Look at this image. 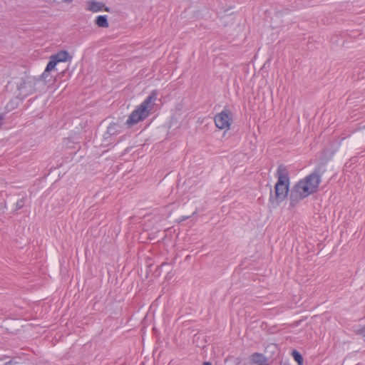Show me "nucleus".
<instances>
[{
    "label": "nucleus",
    "mask_w": 365,
    "mask_h": 365,
    "mask_svg": "<svg viewBox=\"0 0 365 365\" xmlns=\"http://www.w3.org/2000/svg\"><path fill=\"white\" fill-rule=\"evenodd\" d=\"M95 22L98 25V26L101 28H108L109 26L106 15L98 16L96 18Z\"/></svg>",
    "instance_id": "obj_11"
},
{
    "label": "nucleus",
    "mask_w": 365,
    "mask_h": 365,
    "mask_svg": "<svg viewBox=\"0 0 365 365\" xmlns=\"http://www.w3.org/2000/svg\"><path fill=\"white\" fill-rule=\"evenodd\" d=\"M214 121L216 127L219 129H230L232 122V111L229 108H225L215 116Z\"/></svg>",
    "instance_id": "obj_7"
},
{
    "label": "nucleus",
    "mask_w": 365,
    "mask_h": 365,
    "mask_svg": "<svg viewBox=\"0 0 365 365\" xmlns=\"http://www.w3.org/2000/svg\"><path fill=\"white\" fill-rule=\"evenodd\" d=\"M292 355L293 356V358L294 359V360L299 364L301 365L303 362V357L302 356V354L297 351V350H293L292 351Z\"/></svg>",
    "instance_id": "obj_12"
},
{
    "label": "nucleus",
    "mask_w": 365,
    "mask_h": 365,
    "mask_svg": "<svg viewBox=\"0 0 365 365\" xmlns=\"http://www.w3.org/2000/svg\"><path fill=\"white\" fill-rule=\"evenodd\" d=\"M314 192H315L312 190V187H309V185L302 179L300 180L293 186L290 191V207H295L301 200Z\"/></svg>",
    "instance_id": "obj_4"
},
{
    "label": "nucleus",
    "mask_w": 365,
    "mask_h": 365,
    "mask_svg": "<svg viewBox=\"0 0 365 365\" xmlns=\"http://www.w3.org/2000/svg\"><path fill=\"white\" fill-rule=\"evenodd\" d=\"M88 10L93 12H98L103 10L104 4L101 2L96 1H90L88 2Z\"/></svg>",
    "instance_id": "obj_9"
},
{
    "label": "nucleus",
    "mask_w": 365,
    "mask_h": 365,
    "mask_svg": "<svg viewBox=\"0 0 365 365\" xmlns=\"http://www.w3.org/2000/svg\"><path fill=\"white\" fill-rule=\"evenodd\" d=\"M276 175L277 182L274 185V193L270 190L269 205L272 208H276L288 196L289 190V176L287 167L282 164L277 168Z\"/></svg>",
    "instance_id": "obj_1"
},
{
    "label": "nucleus",
    "mask_w": 365,
    "mask_h": 365,
    "mask_svg": "<svg viewBox=\"0 0 365 365\" xmlns=\"http://www.w3.org/2000/svg\"><path fill=\"white\" fill-rule=\"evenodd\" d=\"M120 132V126L115 123H111L107 128V130L105 135L110 136L118 134Z\"/></svg>",
    "instance_id": "obj_10"
},
{
    "label": "nucleus",
    "mask_w": 365,
    "mask_h": 365,
    "mask_svg": "<svg viewBox=\"0 0 365 365\" xmlns=\"http://www.w3.org/2000/svg\"><path fill=\"white\" fill-rule=\"evenodd\" d=\"M24 204H25L24 197H21V198L19 199L15 204L16 210L21 209L24 206Z\"/></svg>",
    "instance_id": "obj_13"
},
{
    "label": "nucleus",
    "mask_w": 365,
    "mask_h": 365,
    "mask_svg": "<svg viewBox=\"0 0 365 365\" xmlns=\"http://www.w3.org/2000/svg\"><path fill=\"white\" fill-rule=\"evenodd\" d=\"M250 361L253 364L263 365L266 364L267 359L262 354L255 352L250 356Z\"/></svg>",
    "instance_id": "obj_8"
},
{
    "label": "nucleus",
    "mask_w": 365,
    "mask_h": 365,
    "mask_svg": "<svg viewBox=\"0 0 365 365\" xmlns=\"http://www.w3.org/2000/svg\"><path fill=\"white\" fill-rule=\"evenodd\" d=\"M47 81H49V80L47 78L44 80L41 76L38 78L25 76L16 78L14 82L16 86L14 95L16 98L23 100L37 91L43 88Z\"/></svg>",
    "instance_id": "obj_2"
},
{
    "label": "nucleus",
    "mask_w": 365,
    "mask_h": 365,
    "mask_svg": "<svg viewBox=\"0 0 365 365\" xmlns=\"http://www.w3.org/2000/svg\"><path fill=\"white\" fill-rule=\"evenodd\" d=\"M69 58V54L66 51H61L57 53L52 55L50 60L41 77L46 80L48 78L49 72L55 70L56 65L61 62H66Z\"/></svg>",
    "instance_id": "obj_6"
},
{
    "label": "nucleus",
    "mask_w": 365,
    "mask_h": 365,
    "mask_svg": "<svg viewBox=\"0 0 365 365\" xmlns=\"http://www.w3.org/2000/svg\"><path fill=\"white\" fill-rule=\"evenodd\" d=\"M204 365H212L210 362H205Z\"/></svg>",
    "instance_id": "obj_16"
},
{
    "label": "nucleus",
    "mask_w": 365,
    "mask_h": 365,
    "mask_svg": "<svg viewBox=\"0 0 365 365\" xmlns=\"http://www.w3.org/2000/svg\"><path fill=\"white\" fill-rule=\"evenodd\" d=\"M360 334L365 336V326L360 329Z\"/></svg>",
    "instance_id": "obj_15"
},
{
    "label": "nucleus",
    "mask_w": 365,
    "mask_h": 365,
    "mask_svg": "<svg viewBox=\"0 0 365 365\" xmlns=\"http://www.w3.org/2000/svg\"><path fill=\"white\" fill-rule=\"evenodd\" d=\"M326 172V164L321 163L317 165L314 171L304 178L302 180L309 185L312 187V190L316 192L318 187L321 182V178Z\"/></svg>",
    "instance_id": "obj_5"
},
{
    "label": "nucleus",
    "mask_w": 365,
    "mask_h": 365,
    "mask_svg": "<svg viewBox=\"0 0 365 365\" xmlns=\"http://www.w3.org/2000/svg\"><path fill=\"white\" fill-rule=\"evenodd\" d=\"M158 96V91L153 90L150 95L129 115L125 123L131 127L143 121L150 113Z\"/></svg>",
    "instance_id": "obj_3"
},
{
    "label": "nucleus",
    "mask_w": 365,
    "mask_h": 365,
    "mask_svg": "<svg viewBox=\"0 0 365 365\" xmlns=\"http://www.w3.org/2000/svg\"><path fill=\"white\" fill-rule=\"evenodd\" d=\"M16 364H17L16 361H14V360H10L6 362L4 365H15Z\"/></svg>",
    "instance_id": "obj_14"
},
{
    "label": "nucleus",
    "mask_w": 365,
    "mask_h": 365,
    "mask_svg": "<svg viewBox=\"0 0 365 365\" xmlns=\"http://www.w3.org/2000/svg\"><path fill=\"white\" fill-rule=\"evenodd\" d=\"M105 11H109L108 8H106Z\"/></svg>",
    "instance_id": "obj_17"
}]
</instances>
